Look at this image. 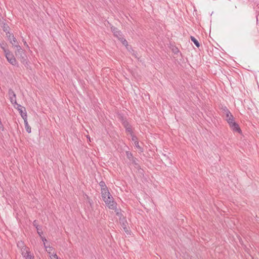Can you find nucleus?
<instances>
[{
	"instance_id": "ddd939ff",
	"label": "nucleus",
	"mask_w": 259,
	"mask_h": 259,
	"mask_svg": "<svg viewBox=\"0 0 259 259\" xmlns=\"http://www.w3.org/2000/svg\"><path fill=\"white\" fill-rule=\"evenodd\" d=\"M33 225L35 227L37 230V233L38 235L41 236V235L43 234V232L41 230V226H39L37 224V221L34 220L33 222Z\"/></svg>"
},
{
	"instance_id": "dca6fc26",
	"label": "nucleus",
	"mask_w": 259,
	"mask_h": 259,
	"mask_svg": "<svg viewBox=\"0 0 259 259\" xmlns=\"http://www.w3.org/2000/svg\"><path fill=\"white\" fill-rule=\"evenodd\" d=\"M190 39L197 48H199L200 47L199 42L194 36H191Z\"/></svg>"
},
{
	"instance_id": "39448f33",
	"label": "nucleus",
	"mask_w": 259,
	"mask_h": 259,
	"mask_svg": "<svg viewBox=\"0 0 259 259\" xmlns=\"http://www.w3.org/2000/svg\"><path fill=\"white\" fill-rule=\"evenodd\" d=\"M10 41V43L13 46L18 48L19 45L18 44V42L17 40V39L14 37V35L13 34H11L10 33H7V36Z\"/></svg>"
},
{
	"instance_id": "1a4fd4ad",
	"label": "nucleus",
	"mask_w": 259,
	"mask_h": 259,
	"mask_svg": "<svg viewBox=\"0 0 259 259\" xmlns=\"http://www.w3.org/2000/svg\"><path fill=\"white\" fill-rule=\"evenodd\" d=\"M17 109L19 112V113L20 114L22 118L23 119H26L27 118V113L25 110V108L22 106L21 105L18 104Z\"/></svg>"
},
{
	"instance_id": "f257e3e1",
	"label": "nucleus",
	"mask_w": 259,
	"mask_h": 259,
	"mask_svg": "<svg viewBox=\"0 0 259 259\" xmlns=\"http://www.w3.org/2000/svg\"><path fill=\"white\" fill-rule=\"evenodd\" d=\"M15 55L17 59L26 67L28 65V58L25 51L20 46L17 48Z\"/></svg>"
},
{
	"instance_id": "a878e982",
	"label": "nucleus",
	"mask_w": 259,
	"mask_h": 259,
	"mask_svg": "<svg viewBox=\"0 0 259 259\" xmlns=\"http://www.w3.org/2000/svg\"><path fill=\"white\" fill-rule=\"evenodd\" d=\"M24 247H27L26 246H24L23 247H22V248L21 249V251H22V255H23V257H24V254L25 253H26V250H24Z\"/></svg>"
},
{
	"instance_id": "cd10ccee",
	"label": "nucleus",
	"mask_w": 259,
	"mask_h": 259,
	"mask_svg": "<svg viewBox=\"0 0 259 259\" xmlns=\"http://www.w3.org/2000/svg\"><path fill=\"white\" fill-rule=\"evenodd\" d=\"M40 237L41 239H42V241L44 242V243H45V242L47 241L45 237H43L41 235Z\"/></svg>"
},
{
	"instance_id": "393cba45",
	"label": "nucleus",
	"mask_w": 259,
	"mask_h": 259,
	"mask_svg": "<svg viewBox=\"0 0 259 259\" xmlns=\"http://www.w3.org/2000/svg\"><path fill=\"white\" fill-rule=\"evenodd\" d=\"M222 109H223L224 114H225V113H227V112L230 111L229 110V109L226 106L223 107Z\"/></svg>"
},
{
	"instance_id": "20e7f679",
	"label": "nucleus",
	"mask_w": 259,
	"mask_h": 259,
	"mask_svg": "<svg viewBox=\"0 0 259 259\" xmlns=\"http://www.w3.org/2000/svg\"><path fill=\"white\" fill-rule=\"evenodd\" d=\"M104 202L109 209H116L117 203L114 200L112 196V198H110L108 200H105Z\"/></svg>"
},
{
	"instance_id": "b1692460",
	"label": "nucleus",
	"mask_w": 259,
	"mask_h": 259,
	"mask_svg": "<svg viewBox=\"0 0 259 259\" xmlns=\"http://www.w3.org/2000/svg\"><path fill=\"white\" fill-rule=\"evenodd\" d=\"M6 44H4V43H3L2 44H1V48L3 50L4 52L5 53V51H9V50L8 49H6L5 48V46H6Z\"/></svg>"
},
{
	"instance_id": "6e6552de",
	"label": "nucleus",
	"mask_w": 259,
	"mask_h": 259,
	"mask_svg": "<svg viewBox=\"0 0 259 259\" xmlns=\"http://www.w3.org/2000/svg\"><path fill=\"white\" fill-rule=\"evenodd\" d=\"M101 194L102 198L104 201L106 200H108V199H110V198H112V195L110 193L108 189L101 191Z\"/></svg>"
},
{
	"instance_id": "9b49d317",
	"label": "nucleus",
	"mask_w": 259,
	"mask_h": 259,
	"mask_svg": "<svg viewBox=\"0 0 259 259\" xmlns=\"http://www.w3.org/2000/svg\"><path fill=\"white\" fill-rule=\"evenodd\" d=\"M132 140L134 142L135 146L141 152H143V149L140 145L138 141V138L134 134L131 135Z\"/></svg>"
},
{
	"instance_id": "412c9836",
	"label": "nucleus",
	"mask_w": 259,
	"mask_h": 259,
	"mask_svg": "<svg viewBox=\"0 0 259 259\" xmlns=\"http://www.w3.org/2000/svg\"><path fill=\"white\" fill-rule=\"evenodd\" d=\"M226 121H227L228 123L229 124H231L232 123H233V122H234V118L233 116H232V117H229L228 118H227V119H226Z\"/></svg>"
},
{
	"instance_id": "4468645a",
	"label": "nucleus",
	"mask_w": 259,
	"mask_h": 259,
	"mask_svg": "<svg viewBox=\"0 0 259 259\" xmlns=\"http://www.w3.org/2000/svg\"><path fill=\"white\" fill-rule=\"evenodd\" d=\"M24 250H26V253L24 254L25 259H34V256L31 255L28 247H24Z\"/></svg>"
},
{
	"instance_id": "2f4dec72",
	"label": "nucleus",
	"mask_w": 259,
	"mask_h": 259,
	"mask_svg": "<svg viewBox=\"0 0 259 259\" xmlns=\"http://www.w3.org/2000/svg\"><path fill=\"white\" fill-rule=\"evenodd\" d=\"M134 55L135 56V57L137 58V56H136V54H134Z\"/></svg>"
},
{
	"instance_id": "c85d7f7f",
	"label": "nucleus",
	"mask_w": 259,
	"mask_h": 259,
	"mask_svg": "<svg viewBox=\"0 0 259 259\" xmlns=\"http://www.w3.org/2000/svg\"><path fill=\"white\" fill-rule=\"evenodd\" d=\"M53 257V258H52V259H59L57 255L55 253L54 255H52Z\"/></svg>"
},
{
	"instance_id": "0eeeda50",
	"label": "nucleus",
	"mask_w": 259,
	"mask_h": 259,
	"mask_svg": "<svg viewBox=\"0 0 259 259\" xmlns=\"http://www.w3.org/2000/svg\"><path fill=\"white\" fill-rule=\"evenodd\" d=\"M114 36L116 37L119 40H120L122 44L125 46H127L128 45L127 41L124 38L123 34L121 31H118L117 33L114 34Z\"/></svg>"
},
{
	"instance_id": "a211bd4d",
	"label": "nucleus",
	"mask_w": 259,
	"mask_h": 259,
	"mask_svg": "<svg viewBox=\"0 0 259 259\" xmlns=\"http://www.w3.org/2000/svg\"><path fill=\"white\" fill-rule=\"evenodd\" d=\"M2 27H3V30H4V31H5L6 33V35L7 36V33H10L9 32V29H10L9 26L7 24L4 23L3 24Z\"/></svg>"
},
{
	"instance_id": "5701e85b",
	"label": "nucleus",
	"mask_w": 259,
	"mask_h": 259,
	"mask_svg": "<svg viewBox=\"0 0 259 259\" xmlns=\"http://www.w3.org/2000/svg\"><path fill=\"white\" fill-rule=\"evenodd\" d=\"M224 115H225V116H226V119H227V118H228L230 117H232V116H233L232 115V114H231V113L230 112V111L227 112V113H225V114H224Z\"/></svg>"
},
{
	"instance_id": "4be33fe9",
	"label": "nucleus",
	"mask_w": 259,
	"mask_h": 259,
	"mask_svg": "<svg viewBox=\"0 0 259 259\" xmlns=\"http://www.w3.org/2000/svg\"><path fill=\"white\" fill-rule=\"evenodd\" d=\"M114 210H115V211L116 212V214L117 216L119 217L120 218H121V217L122 216V213L120 212V210H121L120 209H117V207H116V209H114Z\"/></svg>"
},
{
	"instance_id": "423d86ee",
	"label": "nucleus",
	"mask_w": 259,
	"mask_h": 259,
	"mask_svg": "<svg viewBox=\"0 0 259 259\" xmlns=\"http://www.w3.org/2000/svg\"><path fill=\"white\" fill-rule=\"evenodd\" d=\"M8 94H9V98H10L11 103L14 105H17L18 104L17 103V101H16V96L15 93H14V92L13 91V90L12 89H9Z\"/></svg>"
},
{
	"instance_id": "c756f323",
	"label": "nucleus",
	"mask_w": 259,
	"mask_h": 259,
	"mask_svg": "<svg viewBox=\"0 0 259 259\" xmlns=\"http://www.w3.org/2000/svg\"><path fill=\"white\" fill-rule=\"evenodd\" d=\"M23 42H24V45L26 46L27 47H28V46L27 42H26V41L23 40Z\"/></svg>"
},
{
	"instance_id": "bb28decb",
	"label": "nucleus",
	"mask_w": 259,
	"mask_h": 259,
	"mask_svg": "<svg viewBox=\"0 0 259 259\" xmlns=\"http://www.w3.org/2000/svg\"><path fill=\"white\" fill-rule=\"evenodd\" d=\"M123 229L125 231V232L127 234H130V231H128V229L126 227H123Z\"/></svg>"
},
{
	"instance_id": "f03ea898",
	"label": "nucleus",
	"mask_w": 259,
	"mask_h": 259,
	"mask_svg": "<svg viewBox=\"0 0 259 259\" xmlns=\"http://www.w3.org/2000/svg\"><path fill=\"white\" fill-rule=\"evenodd\" d=\"M5 56L7 61L12 65H17V62L13 54L10 51H5Z\"/></svg>"
},
{
	"instance_id": "9d476101",
	"label": "nucleus",
	"mask_w": 259,
	"mask_h": 259,
	"mask_svg": "<svg viewBox=\"0 0 259 259\" xmlns=\"http://www.w3.org/2000/svg\"><path fill=\"white\" fill-rule=\"evenodd\" d=\"M229 126L234 132H237L240 134L241 133V130L239 124L235 121L229 124Z\"/></svg>"
},
{
	"instance_id": "f3484780",
	"label": "nucleus",
	"mask_w": 259,
	"mask_h": 259,
	"mask_svg": "<svg viewBox=\"0 0 259 259\" xmlns=\"http://www.w3.org/2000/svg\"><path fill=\"white\" fill-rule=\"evenodd\" d=\"M99 185L101 187V191L103 190L108 189V188H107L105 183L103 181H101V182H100Z\"/></svg>"
},
{
	"instance_id": "f8f14e48",
	"label": "nucleus",
	"mask_w": 259,
	"mask_h": 259,
	"mask_svg": "<svg viewBox=\"0 0 259 259\" xmlns=\"http://www.w3.org/2000/svg\"><path fill=\"white\" fill-rule=\"evenodd\" d=\"M122 124L124 127L125 128L126 132H128L131 135L133 134V132L132 129V126L128 123V122L126 120H123L122 121Z\"/></svg>"
},
{
	"instance_id": "7c9ffc66",
	"label": "nucleus",
	"mask_w": 259,
	"mask_h": 259,
	"mask_svg": "<svg viewBox=\"0 0 259 259\" xmlns=\"http://www.w3.org/2000/svg\"><path fill=\"white\" fill-rule=\"evenodd\" d=\"M122 227H126V225L124 223H123Z\"/></svg>"
},
{
	"instance_id": "aec40b11",
	"label": "nucleus",
	"mask_w": 259,
	"mask_h": 259,
	"mask_svg": "<svg viewBox=\"0 0 259 259\" xmlns=\"http://www.w3.org/2000/svg\"><path fill=\"white\" fill-rule=\"evenodd\" d=\"M111 31L113 32V35H114V34H115V33H117V32H118V31H119V30L118 29V28H116V27H114V26H112V25L111 26Z\"/></svg>"
},
{
	"instance_id": "2eb2a0df",
	"label": "nucleus",
	"mask_w": 259,
	"mask_h": 259,
	"mask_svg": "<svg viewBox=\"0 0 259 259\" xmlns=\"http://www.w3.org/2000/svg\"><path fill=\"white\" fill-rule=\"evenodd\" d=\"M24 124H25V128H26V131H27V132L28 133H30L31 132V127H30V126L28 124L27 118L24 119Z\"/></svg>"
},
{
	"instance_id": "6ab92c4d",
	"label": "nucleus",
	"mask_w": 259,
	"mask_h": 259,
	"mask_svg": "<svg viewBox=\"0 0 259 259\" xmlns=\"http://www.w3.org/2000/svg\"><path fill=\"white\" fill-rule=\"evenodd\" d=\"M44 247L46 248V251L49 253L50 254L51 251L53 250V248L51 246H46L45 243H44Z\"/></svg>"
},
{
	"instance_id": "7ed1b4c3",
	"label": "nucleus",
	"mask_w": 259,
	"mask_h": 259,
	"mask_svg": "<svg viewBox=\"0 0 259 259\" xmlns=\"http://www.w3.org/2000/svg\"><path fill=\"white\" fill-rule=\"evenodd\" d=\"M126 156L127 159L130 160L132 164L135 166L136 168H139L140 167L139 164L137 162L138 159L136 157H134L133 154L130 151H126Z\"/></svg>"
}]
</instances>
